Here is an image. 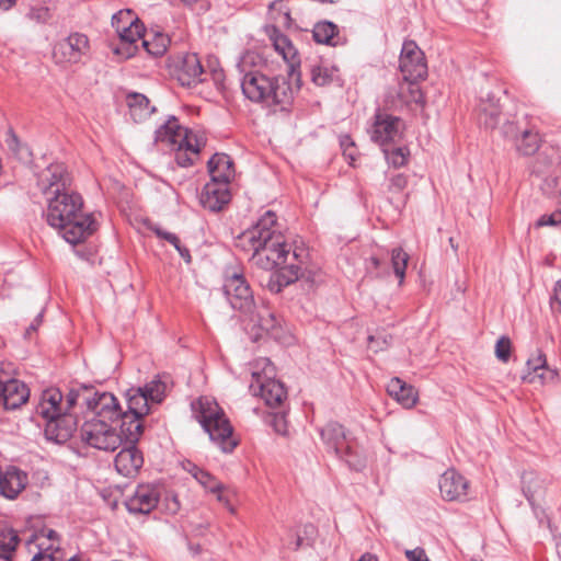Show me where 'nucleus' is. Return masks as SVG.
<instances>
[{"label": "nucleus", "mask_w": 561, "mask_h": 561, "mask_svg": "<svg viewBox=\"0 0 561 561\" xmlns=\"http://www.w3.org/2000/svg\"><path fill=\"white\" fill-rule=\"evenodd\" d=\"M234 245L251 254L250 260L257 267L265 271L278 267L277 290L297 280L314 285L320 279L319 271L308 267V252L298 247L291 250L286 242L277 216L272 210H266L254 226L241 232Z\"/></svg>", "instance_id": "f257e3e1"}, {"label": "nucleus", "mask_w": 561, "mask_h": 561, "mask_svg": "<svg viewBox=\"0 0 561 561\" xmlns=\"http://www.w3.org/2000/svg\"><path fill=\"white\" fill-rule=\"evenodd\" d=\"M252 55H245L239 64L241 72L240 85L244 98L252 103L261 105L268 112L288 111L299 90V83L293 87L285 76H275L264 72L261 68L250 67Z\"/></svg>", "instance_id": "f03ea898"}, {"label": "nucleus", "mask_w": 561, "mask_h": 561, "mask_svg": "<svg viewBox=\"0 0 561 561\" xmlns=\"http://www.w3.org/2000/svg\"><path fill=\"white\" fill-rule=\"evenodd\" d=\"M46 199V221L68 243H81L95 231L92 215L83 213V199L73 190L48 196Z\"/></svg>", "instance_id": "7ed1b4c3"}, {"label": "nucleus", "mask_w": 561, "mask_h": 561, "mask_svg": "<svg viewBox=\"0 0 561 561\" xmlns=\"http://www.w3.org/2000/svg\"><path fill=\"white\" fill-rule=\"evenodd\" d=\"M250 390L260 396L273 415V421H285L288 408V393L285 385L276 379V368L267 357L257 358L252 370Z\"/></svg>", "instance_id": "20e7f679"}, {"label": "nucleus", "mask_w": 561, "mask_h": 561, "mask_svg": "<svg viewBox=\"0 0 561 561\" xmlns=\"http://www.w3.org/2000/svg\"><path fill=\"white\" fill-rule=\"evenodd\" d=\"M142 431L144 423H121L119 428L111 423H83L81 437L93 448L114 451L124 440L137 443Z\"/></svg>", "instance_id": "39448f33"}, {"label": "nucleus", "mask_w": 561, "mask_h": 561, "mask_svg": "<svg viewBox=\"0 0 561 561\" xmlns=\"http://www.w3.org/2000/svg\"><path fill=\"white\" fill-rule=\"evenodd\" d=\"M90 42L85 34L75 32L57 41L53 47V60L61 67L79 64L88 56Z\"/></svg>", "instance_id": "423d86ee"}, {"label": "nucleus", "mask_w": 561, "mask_h": 561, "mask_svg": "<svg viewBox=\"0 0 561 561\" xmlns=\"http://www.w3.org/2000/svg\"><path fill=\"white\" fill-rule=\"evenodd\" d=\"M399 69L402 73V79L407 82L426 79V58L414 41H404L399 58Z\"/></svg>", "instance_id": "0eeeda50"}, {"label": "nucleus", "mask_w": 561, "mask_h": 561, "mask_svg": "<svg viewBox=\"0 0 561 561\" xmlns=\"http://www.w3.org/2000/svg\"><path fill=\"white\" fill-rule=\"evenodd\" d=\"M404 122L391 114L377 110L371 128V140L380 147L394 145L402 139Z\"/></svg>", "instance_id": "6e6552de"}, {"label": "nucleus", "mask_w": 561, "mask_h": 561, "mask_svg": "<svg viewBox=\"0 0 561 561\" xmlns=\"http://www.w3.org/2000/svg\"><path fill=\"white\" fill-rule=\"evenodd\" d=\"M224 291L234 310L248 314L256 309L250 286L241 274L234 273L226 278Z\"/></svg>", "instance_id": "1a4fd4ad"}, {"label": "nucleus", "mask_w": 561, "mask_h": 561, "mask_svg": "<svg viewBox=\"0 0 561 561\" xmlns=\"http://www.w3.org/2000/svg\"><path fill=\"white\" fill-rule=\"evenodd\" d=\"M72 178L62 163H51L37 176V185L46 196L71 190Z\"/></svg>", "instance_id": "9d476101"}, {"label": "nucleus", "mask_w": 561, "mask_h": 561, "mask_svg": "<svg viewBox=\"0 0 561 561\" xmlns=\"http://www.w3.org/2000/svg\"><path fill=\"white\" fill-rule=\"evenodd\" d=\"M83 403L87 410L94 414L91 421H118L122 409L116 397L111 392H93L84 396Z\"/></svg>", "instance_id": "9b49d317"}, {"label": "nucleus", "mask_w": 561, "mask_h": 561, "mask_svg": "<svg viewBox=\"0 0 561 561\" xmlns=\"http://www.w3.org/2000/svg\"><path fill=\"white\" fill-rule=\"evenodd\" d=\"M112 26L115 28L119 39L129 45L140 39L146 32L144 23L130 9L121 10L115 13L112 16Z\"/></svg>", "instance_id": "f8f14e48"}, {"label": "nucleus", "mask_w": 561, "mask_h": 561, "mask_svg": "<svg viewBox=\"0 0 561 561\" xmlns=\"http://www.w3.org/2000/svg\"><path fill=\"white\" fill-rule=\"evenodd\" d=\"M28 387L21 380L0 373V404L4 410H16L27 402Z\"/></svg>", "instance_id": "ddd939ff"}, {"label": "nucleus", "mask_w": 561, "mask_h": 561, "mask_svg": "<svg viewBox=\"0 0 561 561\" xmlns=\"http://www.w3.org/2000/svg\"><path fill=\"white\" fill-rule=\"evenodd\" d=\"M266 34L272 41L275 50L282 55L283 59L288 64L289 77L293 78L296 76V80L299 82L300 72L297 71V68L300 66V59L298 56V50L295 48L290 39L284 35L275 25L267 26Z\"/></svg>", "instance_id": "4468645a"}, {"label": "nucleus", "mask_w": 561, "mask_h": 561, "mask_svg": "<svg viewBox=\"0 0 561 561\" xmlns=\"http://www.w3.org/2000/svg\"><path fill=\"white\" fill-rule=\"evenodd\" d=\"M176 79L181 85L192 88L207 81V70L197 54H185L176 66Z\"/></svg>", "instance_id": "2eb2a0df"}, {"label": "nucleus", "mask_w": 561, "mask_h": 561, "mask_svg": "<svg viewBox=\"0 0 561 561\" xmlns=\"http://www.w3.org/2000/svg\"><path fill=\"white\" fill-rule=\"evenodd\" d=\"M160 490L153 484H140L134 494L125 501V506L130 514H149L159 503Z\"/></svg>", "instance_id": "dca6fc26"}, {"label": "nucleus", "mask_w": 561, "mask_h": 561, "mask_svg": "<svg viewBox=\"0 0 561 561\" xmlns=\"http://www.w3.org/2000/svg\"><path fill=\"white\" fill-rule=\"evenodd\" d=\"M558 378V370L547 365V358L542 351L537 350L536 355L528 358L526 370L522 375V379L529 383H540L554 381Z\"/></svg>", "instance_id": "f3484780"}, {"label": "nucleus", "mask_w": 561, "mask_h": 561, "mask_svg": "<svg viewBox=\"0 0 561 561\" xmlns=\"http://www.w3.org/2000/svg\"><path fill=\"white\" fill-rule=\"evenodd\" d=\"M36 414L45 421H59L67 416V410H62V392L58 388L45 389L36 405Z\"/></svg>", "instance_id": "a211bd4d"}, {"label": "nucleus", "mask_w": 561, "mask_h": 561, "mask_svg": "<svg viewBox=\"0 0 561 561\" xmlns=\"http://www.w3.org/2000/svg\"><path fill=\"white\" fill-rule=\"evenodd\" d=\"M469 489L468 480L454 469L445 471L439 479V491L446 501H463Z\"/></svg>", "instance_id": "6ab92c4d"}, {"label": "nucleus", "mask_w": 561, "mask_h": 561, "mask_svg": "<svg viewBox=\"0 0 561 561\" xmlns=\"http://www.w3.org/2000/svg\"><path fill=\"white\" fill-rule=\"evenodd\" d=\"M197 135L191 129L180 125L175 116H171L163 125L156 130V141L170 146L171 149L185 142Z\"/></svg>", "instance_id": "aec40b11"}, {"label": "nucleus", "mask_w": 561, "mask_h": 561, "mask_svg": "<svg viewBox=\"0 0 561 561\" xmlns=\"http://www.w3.org/2000/svg\"><path fill=\"white\" fill-rule=\"evenodd\" d=\"M230 201L228 185L209 181L206 183L199 195L201 205L210 211H219Z\"/></svg>", "instance_id": "412c9836"}, {"label": "nucleus", "mask_w": 561, "mask_h": 561, "mask_svg": "<svg viewBox=\"0 0 561 561\" xmlns=\"http://www.w3.org/2000/svg\"><path fill=\"white\" fill-rule=\"evenodd\" d=\"M130 446L123 448L115 457L114 466L118 473L124 477L135 476L144 465L141 451L129 443Z\"/></svg>", "instance_id": "4be33fe9"}, {"label": "nucleus", "mask_w": 561, "mask_h": 561, "mask_svg": "<svg viewBox=\"0 0 561 561\" xmlns=\"http://www.w3.org/2000/svg\"><path fill=\"white\" fill-rule=\"evenodd\" d=\"M210 440L224 453H231L238 445L231 423H201Z\"/></svg>", "instance_id": "5701e85b"}, {"label": "nucleus", "mask_w": 561, "mask_h": 561, "mask_svg": "<svg viewBox=\"0 0 561 561\" xmlns=\"http://www.w3.org/2000/svg\"><path fill=\"white\" fill-rule=\"evenodd\" d=\"M125 397L127 400V411H122L121 419L130 414L135 421H141L153 410V405L141 387L128 389Z\"/></svg>", "instance_id": "b1692460"}, {"label": "nucleus", "mask_w": 561, "mask_h": 561, "mask_svg": "<svg viewBox=\"0 0 561 561\" xmlns=\"http://www.w3.org/2000/svg\"><path fill=\"white\" fill-rule=\"evenodd\" d=\"M210 180L228 185L234 178L233 161L227 153H215L207 162Z\"/></svg>", "instance_id": "393cba45"}, {"label": "nucleus", "mask_w": 561, "mask_h": 561, "mask_svg": "<svg viewBox=\"0 0 561 561\" xmlns=\"http://www.w3.org/2000/svg\"><path fill=\"white\" fill-rule=\"evenodd\" d=\"M206 145V138L203 134H197L193 138L176 146L174 159L179 167L187 168L194 164L198 159L202 148Z\"/></svg>", "instance_id": "a878e982"}, {"label": "nucleus", "mask_w": 561, "mask_h": 561, "mask_svg": "<svg viewBox=\"0 0 561 561\" xmlns=\"http://www.w3.org/2000/svg\"><path fill=\"white\" fill-rule=\"evenodd\" d=\"M191 408L196 421H229V419L225 417L222 408L211 397H199L197 400L191 403Z\"/></svg>", "instance_id": "bb28decb"}, {"label": "nucleus", "mask_w": 561, "mask_h": 561, "mask_svg": "<svg viewBox=\"0 0 561 561\" xmlns=\"http://www.w3.org/2000/svg\"><path fill=\"white\" fill-rule=\"evenodd\" d=\"M502 115V108L499 99L488 93L485 98H481L478 105L479 123L488 129H494L499 126Z\"/></svg>", "instance_id": "cd10ccee"}, {"label": "nucleus", "mask_w": 561, "mask_h": 561, "mask_svg": "<svg viewBox=\"0 0 561 561\" xmlns=\"http://www.w3.org/2000/svg\"><path fill=\"white\" fill-rule=\"evenodd\" d=\"M322 440L332 448L335 454L344 450V447L350 443L346 439L345 430L342 423H325L324 426L319 428Z\"/></svg>", "instance_id": "c85d7f7f"}, {"label": "nucleus", "mask_w": 561, "mask_h": 561, "mask_svg": "<svg viewBox=\"0 0 561 561\" xmlns=\"http://www.w3.org/2000/svg\"><path fill=\"white\" fill-rule=\"evenodd\" d=\"M387 391L404 408H412L417 399V393L414 388L398 377L389 381Z\"/></svg>", "instance_id": "c756f323"}, {"label": "nucleus", "mask_w": 561, "mask_h": 561, "mask_svg": "<svg viewBox=\"0 0 561 561\" xmlns=\"http://www.w3.org/2000/svg\"><path fill=\"white\" fill-rule=\"evenodd\" d=\"M0 495L14 499L25 488L26 477L18 469H10L0 473Z\"/></svg>", "instance_id": "7c9ffc66"}, {"label": "nucleus", "mask_w": 561, "mask_h": 561, "mask_svg": "<svg viewBox=\"0 0 561 561\" xmlns=\"http://www.w3.org/2000/svg\"><path fill=\"white\" fill-rule=\"evenodd\" d=\"M312 37L319 44L337 46L341 44V36L336 24L330 21H320L314 24Z\"/></svg>", "instance_id": "2f4dec72"}, {"label": "nucleus", "mask_w": 561, "mask_h": 561, "mask_svg": "<svg viewBox=\"0 0 561 561\" xmlns=\"http://www.w3.org/2000/svg\"><path fill=\"white\" fill-rule=\"evenodd\" d=\"M126 101L129 107L130 116L135 122H141L146 119L156 110L150 105L148 98L141 93H129L126 98Z\"/></svg>", "instance_id": "473e14b6"}, {"label": "nucleus", "mask_w": 561, "mask_h": 561, "mask_svg": "<svg viewBox=\"0 0 561 561\" xmlns=\"http://www.w3.org/2000/svg\"><path fill=\"white\" fill-rule=\"evenodd\" d=\"M76 425L77 423H45L44 436L47 442L65 444L72 437Z\"/></svg>", "instance_id": "72a5a7b5"}, {"label": "nucleus", "mask_w": 561, "mask_h": 561, "mask_svg": "<svg viewBox=\"0 0 561 561\" xmlns=\"http://www.w3.org/2000/svg\"><path fill=\"white\" fill-rule=\"evenodd\" d=\"M417 82L419 81L407 82L404 80L400 82L397 91L398 102L392 101V105L397 107L399 105H409L411 103L422 104L424 101L423 93L417 85Z\"/></svg>", "instance_id": "f704fd0d"}, {"label": "nucleus", "mask_w": 561, "mask_h": 561, "mask_svg": "<svg viewBox=\"0 0 561 561\" xmlns=\"http://www.w3.org/2000/svg\"><path fill=\"white\" fill-rule=\"evenodd\" d=\"M559 163V150L552 146H545L534 162L533 172L538 175H543Z\"/></svg>", "instance_id": "c9c22d12"}, {"label": "nucleus", "mask_w": 561, "mask_h": 561, "mask_svg": "<svg viewBox=\"0 0 561 561\" xmlns=\"http://www.w3.org/2000/svg\"><path fill=\"white\" fill-rule=\"evenodd\" d=\"M541 144V137L534 128H526L520 133L519 138L515 142L517 152L522 156H533L536 153Z\"/></svg>", "instance_id": "e433bc0d"}, {"label": "nucleus", "mask_w": 561, "mask_h": 561, "mask_svg": "<svg viewBox=\"0 0 561 561\" xmlns=\"http://www.w3.org/2000/svg\"><path fill=\"white\" fill-rule=\"evenodd\" d=\"M141 388L146 392L151 404L153 407L159 405L163 402V400L167 397V391L169 388V377L164 376L162 378L161 376H157L154 379L147 382Z\"/></svg>", "instance_id": "4c0bfd02"}, {"label": "nucleus", "mask_w": 561, "mask_h": 561, "mask_svg": "<svg viewBox=\"0 0 561 561\" xmlns=\"http://www.w3.org/2000/svg\"><path fill=\"white\" fill-rule=\"evenodd\" d=\"M251 316V320L257 324V327L265 331L266 333L276 337L275 331L278 328V320L275 314L267 307H261L257 311H253V313H249Z\"/></svg>", "instance_id": "58836bf2"}, {"label": "nucleus", "mask_w": 561, "mask_h": 561, "mask_svg": "<svg viewBox=\"0 0 561 561\" xmlns=\"http://www.w3.org/2000/svg\"><path fill=\"white\" fill-rule=\"evenodd\" d=\"M19 543V536L15 530L8 526H0V559L11 560Z\"/></svg>", "instance_id": "ea45409f"}, {"label": "nucleus", "mask_w": 561, "mask_h": 561, "mask_svg": "<svg viewBox=\"0 0 561 561\" xmlns=\"http://www.w3.org/2000/svg\"><path fill=\"white\" fill-rule=\"evenodd\" d=\"M140 39L142 41V46L147 53L154 57L162 56L167 51L170 43L169 38L161 33L153 34L152 38L149 39L145 32Z\"/></svg>", "instance_id": "a19ab883"}, {"label": "nucleus", "mask_w": 561, "mask_h": 561, "mask_svg": "<svg viewBox=\"0 0 561 561\" xmlns=\"http://www.w3.org/2000/svg\"><path fill=\"white\" fill-rule=\"evenodd\" d=\"M335 72L336 69L334 67H329L321 64H314L310 67L311 80L319 87L330 84L334 79Z\"/></svg>", "instance_id": "79ce46f5"}, {"label": "nucleus", "mask_w": 561, "mask_h": 561, "mask_svg": "<svg viewBox=\"0 0 561 561\" xmlns=\"http://www.w3.org/2000/svg\"><path fill=\"white\" fill-rule=\"evenodd\" d=\"M203 488L217 495V500L227 503V499L222 494L224 485L217 481L208 471L203 470L195 479Z\"/></svg>", "instance_id": "37998d69"}, {"label": "nucleus", "mask_w": 561, "mask_h": 561, "mask_svg": "<svg viewBox=\"0 0 561 561\" xmlns=\"http://www.w3.org/2000/svg\"><path fill=\"white\" fill-rule=\"evenodd\" d=\"M409 261V254L402 248H393L391 250V265L394 275L399 278L400 284L405 276V270Z\"/></svg>", "instance_id": "c03bdc74"}, {"label": "nucleus", "mask_w": 561, "mask_h": 561, "mask_svg": "<svg viewBox=\"0 0 561 561\" xmlns=\"http://www.w3.org/2000/svg\"><path fill=\"white\" fill-rule=\"evenodd\" d=\"M381 148L388 163L392 167L400 168L408 162L410 151L407 147H396L392 150L388 149V146Z\"/></svg>", "instance_id": "a18cd8bd"}, {"label": "nucleus", "mask_w": 561, "mask_h": 561, "mask_svg": "<svg viewBox=\"0 0 561 561\" xmlns=\"http://www.w3.org/2000/svg\"><path fill=\"white\" fill-rule=\"evenodd\" d=\"M336 455L342 458L352 470L362 471L366 467L365 458L355 453L350 444L344 447L342 453Z\"/></svg>", "instance_id": "49530a36"}, {"label": "nucleus", "mask_w": 561, "mask_h": 561, "mask_svg": "<svg viewBox=\"0 0 561 561\" xmlns=\"http://www.w3.org/2000/svg\"><path fill=\"white\" fill-rule=\"evenodd\" d=\"M26 19L37 24H46L53 18L50 9L45 5L31 7L28 12L25 14Z\"/></svg>", "instance_id": "de8ad7c7"}, {"label": "nucleus", "mask_w": 561, "mask_h": 561, "mask_svg": "<svg viewBox=\"0 0 561 561\" xmlns=\"http://www.w3.org/2000/svg\"><path fill=\"white\" fill-rule=\"evenodd\" d=\"M407 186L408 176L403 173H397L389 179L388 192L392 195H400Z\"/></svg>", "instance_id": "09e8293b"}, {"label": "nucleus", "mask_w": 561, "mask_h": 561, "mask_svg": "<svg viewBox=\"0 0 561 561\" xmlns=\"http://www.w3.org/2000/svg\"><path fill=\"white\" fill-rule=\"evenodd\" d=\"M512 344L507 336H501L495 344L496 357L506 363L511 356Z\"/></svg>", "instance_id": "8fccbe9b"}, {"label": "nucleus", "mask_w": 561, "mask_h": 561, "mask_svg": "<svg viewBox=\"0 0 561 561\" xmlns=\"http://www.w3.org/2000/svg\"><path fill=\"white\" fill-rule=\"evenodd\" d=\"M340 145L343 150V156L346 159L354 161L356 157V148L352 138L348 135L341 136Z\"/></svg>", "instance_id": "3c124183"}, {"label": "nucleus", "mask_w": 561, "mask_h": 561, "mask_svg": "<svg viewBox=\"0 0 561 561\" xmlns=\"http://www.w3.org/2000/svg\"><path fill=\"white\" fill-rule=\"evenodd\" d=\"M523 130L519 129L516 123L507 121L502 127V136L506 139L517 141Z\"/></svg>", "instance_id": "603ef678"}, {"label": "nucleus", "mask_w": 561, "mask_h": 561, "mask_svg": "<svg viewBox=\"0 0 561 561\" xmlns=\"http://www.w3.org/2000/svg\"><path fill=\"white\" fill-rule=\"evenodd\" d=\"M80 397V392L75 389L67 393L65 401L62 400V410H67V416H71V410L79 403Z\"/></svg>", "instance_id": "864d4df0"}, {"label": "nucleus", "mask_w": 561, "mask_h": 561, "mask_svg": "<svg viewBox=\"0 0 561 561\" xmlns=\"http://www.w3.org/2000/svg\"><path fill=\"white\" fill-rule=\"evenodd\" d=\"M210 78L217 90L224 89L225 72L221 68L213 67L207 70V79Z\"/></svg>", "instance_id": "5fc2aeb1"}, {"label": "nucleus", "mask_w": 561, "mask_h": 561, "mask_svg": "<svg viewBox=\"0 0 561 561\" xmlns=\"http://www.w3.org/2000/svg\"><path fill=\"white\" fill-rule=\"evenodd\" d=\"M38 546H39V551L37 553H35V556L33 557V559L31 561H55L51 556V552L57 550V547H54V545L50 543L47 547H45V552H44V551H42L44 543H39Z\"/></svg>", "instance_id": "6e6d98bb"}, {"label": "nucleus", "mask_w": 561, "mask_h": 561, "mask_svg": "<svg viewBox=\"0 0 561 561\" xmlns=\"http://www.w3.org/2000/svg\"><path fill=\"white\" fill-rule=\"evenodd\" d=\"M151 230L156 233L158 238L168 241L172 245H178L176 243H179L180 241V238L175 233L168 232L158 226L152 227Z\"/></svg>", "instance_id": "4d7b16f0"}, {"label": "nucleus", "mask_w": 561, "mask_h": 561, "mask_svg": "<svg viewBox=\"0 0 561 561\" xmlns=\"http://www.w3.org/2000/svg\"><path fill=\"white\" fill-rule=\"evenodd\" d=\"M405 557L409 561H431L422 548H415L413 550H407Z\"/></svg>", "instance_id": "13d9d810"}, {"label": "nucleus", "mask_w": 561, "mask_h": 561, "mask_svg": "<svg viewBox=\"0 0 561 561\" xmlns=\"http://www.w3.org/2000/svg\"><path fill=\"white\" fill-rule=\"evenodd\" d=\"M557 183H558L557 178H551V176L546 178L543 185H542V191L550 196L556 195L557 191L554 188L557 186Z\"/></svg>", "instance_id": "bf43d9fd"}, {"label": "nucleus", "mask_w": 561, "mask_h": 561, "mask_svg": "<svg viewBox=\"0 0 561 561\" xmlns=\"http://www.w3.org/2000/svg\"><path fill=\"white\" fill-rule=\"evenodd\" d=\"M559 217H561L559 215ZM561 221L560 218H557V216L554 214L552 215H542L538 221H537V226L538 227H543V226H556L558 225L559 222Z\"/></svg>", "instance_id": "052dcab7"}, {"label": "nucleus", "mask_w": 561, "mask_h": 561, "mask_svg": "<svg viewBox=\"0 0 561 561\" xmlns=\"http://www.w3.org/2000/svg\"><path fill=\"white\" fill-rule=\"evenodd\" d=\"M43 321V313H38L35 319L33 320V322L28 325V328L26 329L25 331V337H31V334L33 332H36L37 328L41 325Z\"/></svg>", "instance_id": "680f3d73"}, {"label": "nucleus", "mask_w": 561, "mask_h": 561, "mask_svg": "<svg viewBox=\"0 0 561 561\" xmlns=\"http://www.w3.org/2000/svg\"><path fill=\"white\" fill-rule=\"evenodd\" d=\"M183 469L187 471L194 479L199 476V473L203 471L202 468L196 466L195 463L191 461L183 462Z\"/></svg>", "instance_id": "e2e57ef3"}, {"label": "nucleus", "mask_w": 561, "mask_h": 561, "mask_svg": "<svg viewBox=\"0 0 561 561\" xmlns=\"http://www.w3.org/2000/svg\"><path fill=\"white\" fill-rule=\"evenodd\" d=\"M178 245H173L175 248V250L179 252V254L181 255V257L188 264L192 262V256H191V253H190V250L182 245L181 244V241H179V243H176Z\"/></svg>", "instance_id": "0e129e2a"}, {"label": "nucleus", "mask_w": 561, "mask_h": 561, "mask_svg": "<svg viewBox=\"0 0 561 561\" xmlns=\"http://www.w3.org/2000/svg\"><path fill=\"white\" fill-rule=\"evenodd\" d=\"M271 425L273 426V430L276 434L282 436L289 435L288 423H271Z\"/></svg>", "instance_id": "69168bd1"}, {"label": "nucleus", "mask_w": 561, "mask_h": 561, "mask_svg": "<svg viewBox=\"0 0 561 561\" xmlns=\"http://www.w3.org/2000/svg\"><path fill=\"white\" fill-rule=\"evenodd\" d=\"M559 304V307L561 308V279H559L556 283L554 289H553V296H552V304Z\"/></svg>", "instance_id": "338daca9"}, {"label": "nucleus", "mask_w": 561, "mask_h": 561, "mask_svg": "<svg viewBox=\"0 0 561 561\" xmlns=\"http://www.w3.org/2000/svg\"><path fill=\"white\" fill-rule=\"evenodd\" d=\"M41 536L46 537L48 540H51V541L56 540L58 537L57 533L53 529L43 530L41 533Z\"/></svg>", "instance_id": "774afa93"}]
</instances>
